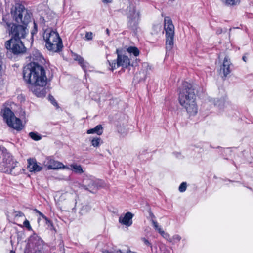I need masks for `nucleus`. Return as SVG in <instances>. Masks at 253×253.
Returning a JSON list of instances; mask_svg holds the SVG:
<instances>
[{"label": "nucleus", "mask_w": 253, "mask_h": 253, "mask_svg": "<svg viewBox=\"0 0 253 253\" xmlns=\"http://www.w3.org/2000/svg\"><path fill=\"white\" fill-rule=\"evenodd\" d=\"M179 89L178 99L180 105L189 114L195 115L198 109L196 103V96L193 85L187 82H183Z\"/></svg>", "instance_id": "nucleus-1"}, {"label": "nucleus", "mask_w": 253, "mask_h": 253, "mask_svg": "<svg viewBox=\"0 0 253 253\" xmlns=\"http://www.w3.org/2000/svg\"><path fill=\"white\" fill-rule=\"evenodd\" d=\"M23 76L28 84H46L47 78L44 68L35 62L28 64L23 68Z\"/></svg>", "instance_id": "nucleus-2"}, {"label": "nucleus", "mask_w": 253, "mask_h": 253, "mask_svg": "<svg viewBox=\"0 0 253 253\" xmlns=\"http://www.w3.org/2000/svg\"><path fill=\"white\" fill-rule=\"evenodd\" d=\"M47 49L53 52H58L62 47V42L58 33L51 29H46L43 34Z\"/></svg>", "instance_id": "nucleus-3"}, {"label": "nucleus", "mask_w": 253, "mask_h": 253, "mask_svg": "<svg viewBox=\"0 0 253 253\" xmlns=\"http://www.w3.org/2000/svg\"><path fill=\"white\" fill-rule=\"evenodd\" d=\"M9 34L11 38L5 42L6 48H10L11 42L14 40H21L25 38L28 33L27 26L10 23L8 24Z\"/></svg>", "instance_id": "nucleus-4"}, {"label": "nucleus", "mask_w": 253, "mask_h": 253, "mask_svg": "<svg viewBox=\"0 0 253 253\" xmlns=\"http://www.w3.org/2000/svg\"><path fill=\"white\" fill-rule=\"evenodd\" d=\"M126 15L127 18V25L129 28L133 30H136L138 27V24L140 18V13L137 10L133 5H130L126 9Z\"/></svg>", "instance_id": "nucleus-5"}, {"label": "nucleus", "mask_w": 253, "mask_h": 253, "mask_svg": "<svg viewBox=\"0 0 253 253\" xmlns=\"http://www.w3.org/2000/svg\"><path fill=\"white\" fill-rule=\"evenodd\" d=\"M3 117L9 126L17 131L22 129L23 126L21 120L16 117L9 108H5L4 109Z\"/></svg>", "instance_id": "nucleus-6"}, {"label": "nucleus", "mask_w": 253, "mask_h": 253, "mask_svg": "<svg viewBox=\"0 0 253 253\" xmlns=\"http://www.w3.org/2000/svg\"><path fill=\"white\" fill-rule=\"evenodd\" d=\"M14 17L18 23H22L25 26L27 25L31 20L30 13L22 5H19L15 8Z\"/></svg>", "instance_id": "nucleus-7"}, {"label": "nucleus", "mask_w": 253, "mask_h": 253, "mask_svg": "<svg viewBox=\"0 0 253 253\" xmlns=\"http://www.w3.org/2000/svg\"><path fill=\"white\" fill-rule=\"evenodd\" d=\"M116 53H117V62L116 60H113L112 62H110L108 60L109 65L111 67V70L113 71L116 69V66L117 67L122 66L123 68H127L130 64V61L129 58L125 55L119 53V50L117 49Z\"/></svg>", "instance_id": "nucleus-8"}, {"label": "nucleus", "mask_w": 253, "mask_h": 253, "mask_svg": "<svg viewBox=\"0 0 253 253\" xmlns=\"http://www.w3.org/2000/svg\"><path fill=\"white\" fill-rule=\"evenodd\" d=\"M6 49L10 50L13 54L16 55L23 54L26 51V48L21 40L13 41L11 42L10 48Z\"/></svg>", "instance_id": "nucleus-9"}, {"label": "nucleus", "mask_w": 253, "mask_h": 253, "mask_svg": "<svg viewBox=\"0 0 253 253\" xmlns=\"http://www.w3.org/2000/svg\"><path fill=\"white\" fill-rule=\"evenodd\" d=\"M33 244L34 245V253H45L43 249V242L41 238L39 237H35L33 241ZM25 253H32V252L29 250L25 251Z\"/></svg>", "instance_id": "nucleus-10"}, {"label": "nucleus", "mask_w": 253, "mask_h": 253, "mask_svg": "<svg viewBox=\"0 0 253 253\" xmlns=\"http://www.w3.org/2000/svg\"><path fill=\"white\" fill-rule=\"evenodd\" d=\"M31 84L29 87L30 89L33 92L37 97H44L46 93V89L44 86L46 84Z\"/></svg>", "instance_id": "nucleus-11"}, {"label": "nucleus", "mask_w": 253, "mask_h": 253, "mask_svg": "<svg viewBox=\"0 0 253 253\" xmlns=\"http://www.w3.org/2000/svg\"><path fill=\"white\" fill-rule=\"evenodd\" d=\"M46 166L48 169H69L68 167L65 166L63 163L49 158H47Z\"/></svg>", "instance_id": "nucleus-12"}, {"label": "nucleus", "mask_w": 253, "mask_h": 253, "mask_svg": "<svg viewBox=\"0 0 253 253\" xmlns=\"http://www.w3.org/2000/svg\"><path fill=\"white\" fill-rule=\"evenodd\" d=\"M164 22V28L166 31V36L174 35V26L172 24L171 19L169 17H166Z\"/></svg>", "instance_id": "nucleus-13"}, {"label": "nucleus", "mask_w": 253, "mask_h": 253, "mask_svg": "<svg viewBox=\"0 0 253 253\" xmlns=\"http://www.w3.org/2000/svg\"><path fill=\"white\" fill-rule=\"evenodd\" d=\"M133 214L130 212H126L125 215L123 217L121 216L119 218V222L122 225H126V226H130L132 224V218Z\"/></svg>", "instance_id": "nucleus-14"}, {"label": "nucleus", "mask_w": 253, "mask_h": 253, "mask_svg": "<svg viewBox=\"0 0 253 253\" xmlns=\"http://www.w3.org/2000/svg\"><path fill=\"white\" fill-rule=\"evenodd\" d=\"M28 163L27 168L30 172H39L42 169V168L37 164L35 160L30 159L28 160Z\"/></svg>", "instance_id": "nucleus-15"}, {"label": "nucleus", "mask_w": 253, "mask_h": 253, "mask_svg": "<svg viewBox=\"0 0 253 253\" xmlns=\"http://www.w3.org/2000/svg\"><path fill=\"white\" fill-rule=\"evenodd\" d=\"M230 61L228 57L227 56L225 57L223 64L220 68V70L223 71L224 77H226L231 72L230 69Z\"/></svg>", "instance_id": "nucleus-16"}, {"label": "nucleus", "mask_w": 253, "mask_h": 253, "mask_svg": "<svg viewBox=\"0 0 253 253\" xmlns=\"http://www.w3.org/2000/svg\"><path fill=\"white\" fill-rule=\"evenodd\" d=\"M174 36H166V48L167 50H170L172 48L173 46Z\"/></svg>", "instance_id": "nucleus-17"}, {"label": "nucleus", "mask_w": 253, "mask_h": 253, "mask_svg": "<svg viewBox=\"0 0 253 253\" xmlns=\"http://www.w3.org/2000/svg\"><path fill=\"white\" fill-rule=\"evenodd\" d=\"M74 60L77 61L84 72L86 71L88 63L84 61L83 57L78 55H76Z\"/></svg>", "instance_id": "nucleus-18"}, {"label": "nucleus", "mask_w": 253, "mask_h": 253, "mask_svg": "<svg viewBox=\"0 0 253 253\" xmlns=\"http://www.w3.org/2000/svg\"><path fill=\"white\" fill-rule=\"evenodd\" d=\"M103 132V128L101 125L96 126L94 128L88 129L87 131V134L96 133L97 135H101Z\"/></svg>", "instance_id": "nucleus-19"}, {"label": "nucleus", "mask_w": 253, "mask_h": 253, "mask_svg": "<svg viewBox=\"0 0 253 253\" xmlns=\"http://www.w3.org/2000/svg\"><path fill=\"white\" fill-rule=\"evenodd\" d=\"M3 162L5 163L6 167L7 168V169L5 171H8V169L11 170L13 169H14V166L12 165L13 164V159L10 156H8L7 158L5 157L3 158Z\"/></svg>", "instance_id": "nucleus-20"}, {"label": "nucleus", "mask_w": 253, "mask_h": 253, "mask_svg": "<svg viewBox=\"0 0 253 253\" xmlns=\"http://www.w3.org/2000/svg\"><path fill=\"white\" fill-rule=\"evenodd\" d=\"M70 167L71 168L68 167L69 168V169H72L76 173L81 174L84 172L83 169L80 165H78L77 164H73L70 165Z\"/></svg>", "instance_id": "nucleus-21"}, {"label": "nucleus", "mask_w": 253, "mask_h": 253, "mask_svg": "<svg viewBox=\"0 0 253 253\" xmlns=\"http://www.w3.org/2000/svg\"><path fill=\"white\" fill-rule=\"evenodd\" d=\"M127 51L130 54H133L136 57L139 55L138 49L134 46L129 47L127 49Z\"/></svg>", "instance_id": "nucleus-22"}, {"label": "nucleus", "mask_w": 253, "mask_h": 253, "mask_svg": "<svg viewBox=\"0 0 253 253\" xmlns=\"http://www.w3.org/2000/svg\"><path fill=\"white\" fill-rule=\"evenodd\" d=\"M29 136L35 141H39L42 139L41 135L37 132H31L29 133Z\"/></svg>", "instance_id": "nucleus-23"}, {"label": "nucleus", "mask_w": 253, "mask_h": 253, "mask_svg": "<svg viewBox=\"0 0 253 253\" xmlns=\"http://www.w3.org/2000/svg\"><path fill=\"white\" fill-rule=\"evenodd\" d=\"M222 2L228 5H235L239 3L240 0H221Z\"/></svg>", "instance_id": "nucleus-24"}, {"label": "nucleus", "mask_w": 253, "mask_h": 253, "mask_svg": "<svg viewBox=\"0 0 253 253\" xmlns=\"http://www.w3.org/2000/svg\"><path fill=\"white\" fill-rule=\"evenodd\" d=\"M34 211L38 213L41 217H42L43 219H44L46 221V223L49 225H50L51 226H52V223L51 222L50 220H49L43 214H42V212H41L38 210L35 209H34Z\"/></svg>", "instance_id": "nucleus-25"}, {"label": "nucleus", "mask_w": 253, "mask_h": 253, "mask_svg": "<svg viewBox=\"0 0 253 253\" xmlns=\"http://www.w3.org/2000/svg\"><path fill=\"white\" fill-rule=\"evenodd\" d=\"M101 141L100 138H94L91 140V143L93 147H97L100 145Z\"/></svg>", "instance_id": "nucleus-26"}, {"label": "nucleus", "mask_w": 253, "mask_h": 253, "mask_svg": "<svg viewBox=\"0 0 253 253\" xmlns=\"http://www.w3.org/2000/svg\"><path fill=\"white\" fill-rule=\"evenodd\" d=\"M181 238L179 235H174L171 238H169V242L175 244L177 242L180 241Z\"/></svg>", "instance_id": "nucleus-27"}, {"label": "nucleus", "mask_w": 253, "mask_h": 253, "mask_svg": "<svg viewBox=\"0 0 253 253\" xmlns=\"http://www.w3.org/2000/svg\"><path fill=\"white\" fill-rule=\"evenodd\" d=\"M49 100L51 102V103L55 106L57 108H59L57 102L56 101L54 97L51 95L48 96Z\"/></svg>", "instance_id": "nucleus-28"}, {"label": "nucleus", "mask_w": 253, "mask_h": 253, "mask_svg": "<svg viewBox=\"0 0 253 253\" xmlns=\"http://www.w3.org/2000/svg\"><path fill=\"white\" fill-rule=\"evenodd\" d=\"M88 186L91 188L92 187H98V181H95L92 180H88Z\"/></svg>", "instance_id": "nucleus-29"}, {"label": "nucleus", "mask_w": 253, "mask_h": 253, "mask_svg": "<svg viewBox=\"0 0 253 253\" xmlns=\"http://www.w3.org/2000/svg\"><path fill=\"white\" fill-rule=\"evenodd\" d=\"M159 233L165 239L169 241V238H170L169 235L167 233H165L164 231L161 229H159Z\"/></svg>", "instance_id": "nucleus-30"}, {"label": "nucleus", "mask_w": 253, "mask_h": 253, "mask_svg": "<svg viewBox=\"0 0 253 253\" xmlns=\"http://www.w3.org/2000/svg\"><path fill=\"white\" fill-rule=\"evenodd\" d=\"M186 187H187V184H186V183L185 182H183L180 185V186L179 187V190L181 192H184L186 190Z\"/></svg>", "instance_id": "nucleus-31"}, {"label": "nucleus", "mask_w": 253, "mask_h": 253, "mask_svg": "<svg viewBox=\"0 0 253 253\" xmlns=\"http://www.w3.org/2000/svg\"><path fill=\"white\" fill-rule=\"evenodd\" d=\"M122 250L120 249L114 250L113 251L104 250L103 253H123Z\"/></svg>", "instance_id": "nucleus-32"}, {"label": "nucleus", "mask_w": 253, "mask_h": 253, "mask_svg": "<svg viewBox=\"0 0 253 253\" xmlns=\"http://www.w3.org/2000/svg\"><path fill=\"white\" fill-rule=\"evenodd\" d=\"M93 38V33L91 32H86L85 33V40H91Z\"/></svg>", "instance_id": "nucleus-33"}, {"label": "nucleus", "mask_w": 253, "mask_h": 253, "mask_svg": "<svg viewBox=\"0 0 253 253\" xmlns=\"http://www.w3.org/2000/svg\"><path fill=\"white\" fill-rule=\"evenodd\" d=\"M24 226L29 231L32 230L31 226H30L29 221L26 219L23 222Z\"/></svg>", "instance_id": "nucleus-34"}, {"label": "nucleus", "mask_w": 253, "mask_h": 253, "mask_svg": "<svg viewBox=\"0 0 253 253\" xmlns=\"http://www.w3.org/2000/svg\"><path fill=\"white\" fill-rule=\"evenodd\" d=\"M13 213L15 217H19L24 216V213L20 211H14Z\"/></svg>", "instance_id": "nucleus-35"}, {"label": "nucleus", "mask_w": 253, "mask_h": 253, "mask_svg": "<svg viewBox=\"0 0 253 253\" xmlns=\"http://www.w3.org/2000/svg\"><path fill=\"white\" fill-rule=\"evenodd\" d=\"M141 241L144 243V244L148 246L152 247V245L150 242L145 238L142 237L141 238Z\"/></svg>", "instance_id": "nucleus-36"}, {"label": "nucleus", "mask_w": 253, "mask_h": 253, "mask_svg": "<svg viewBox=\"0 0 253 253\" xmlns=\"http://www.w3.org/2000/svg\"><path fill=\"white\" fill-rule=\"evenodd\" d=\"M152 223L153 225L154 228L155 229V230H157L158 231V232H159V229H161V228L159 227V226L158 223L154 220H152Z\"/></svg>", "instance_id": "nucleus-37"}, {"label": "nucleus", "mask_w": 253, "mask_h": 253, "mask_svg": "<svg viewBox=\"0 0 253 253\" xmlns=\"http://www.w3.org/2000/svg\"><path fill=\"white\" fill-rule=\"evenodd\" d=\"M38 30L33 29L31 31V34L33 35L34 34H36Z\"/></svg>", "instance_id": "nucleus-38"}, {"label": "nucleus", "mask_w": 253, "mask_h": 253, "mask_svg": "<svg viewBox=\"0 0 253 253\" xmlns=\"http://www.w3.org/2000/svg\"><path fill=\"white\" fill-rule=\"evenodd\" d=\"M34 29L38 30V27L37 24L34 22Z\"/></svg>", "instance_id": "nucleus-39"}, {"label": "nucleus", "mask_w": 253, "mask_h": 253, "mask_svg": "<svg viewBox=\"0 0 253 253\" xmlns=\"http://www.w3.org/2000/svg\"><path fill=\"white\" fill-rule=\"evenodd\" d=\"M104 3H109L111 2V0H102Z\"/></svg>", "instance_id": "nucleus-40"}, {"label": "nucleus", "mask_w": 253, "mask_h": 253, "mask_svg": "<svg viewBox=\"0 0 253 253\" xmlns=\"http://www.w3.org/2000/svg\"><path fill=\"white\" fill-rule=\"evenodd\" d=\"M242 59L244 61L246 62L247 61V57L245 56H243L242 57Z\"/></svg>", "instance_id": "nucleus-41"}, {"label": "nucleus", "mask_w": 253, "mask_h": 253, "mask_svg": "<svg viewBox=\"0 0 253 253\" xmlns=\"http://www.w3.org/2000/svg\"><path fill=\"white\" fill-rule=\"evenodd\" d=\"M150 216H151L152 218H154L155 217V216L154 215V214L152 213H150Z\"/></svg>", "instance_id": "nucleus-42"}, {"label": "nucleus", "mask_w": 253, "mask_h": 253, "mask_svg": "<svg viewBox=\"0 0 253 253\" xmlns=\"http://www.w3.org/2000/svg\"><path fill=\"white\" fill-rule=\"evenodd\" d=\"M106 33H107V34L108 35H109V30H108V29H106Z\"/></svg>", "instance_id": "nucleus-43"}, {"label": "nucleus", "mask_w": 253, "mask_h": 253, "mask_svg": "<svg viewBox=\"0 0 253 253\" xmlns=\"http://www.w3.org/2000/svg\"><path fill=\"white\" fill-rule=\"evenodd\" d=\"M9 253H15V252L13 250L10 251Z\"/></svg>", "instance_id": "nucleus-44"}, {"label": "nucleus", "mask_w": 253, "mask_h": 253, "mask_svg": "<svg viewBox=\"0 0 253 253\" xmlns=\"http://www.w3.org/2000/svg\"><path fill=\"white\" fill-rule=\"evenodd\" d=\"M1 64H0V71L1 70Z\"/></svg>", "instance_id": "nucleus-45"}, {"label": "nucleus", "mask_w": 253, "mask_h": 253, "mask_svg": "<svg viewBox=\"0 0 253 253\" xmlns=\"http://www.w3.org/2000/svg\"><path fill=\"white\" fill-rule=\"evenodd\" d=\"M175 154H179L178 153H174Z\"/></svg>", "instance_id": "nucleus-46"}, {"label": "nucleus", "mask_w": 253, "mask_h": 253, "mask_svg": "<svg viewBox=\"0 0 253 253\" xmlns=\"http://www.w3.org/2000/svg\"><path fill=\"white\" fill-rule=\"evenodd\" d=\"M85 187H86V186H85ZM85 189H88V188L85 187Z\"/></svg>", "instance_id": "nucleus-47"}]
</instances>
